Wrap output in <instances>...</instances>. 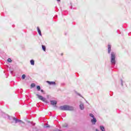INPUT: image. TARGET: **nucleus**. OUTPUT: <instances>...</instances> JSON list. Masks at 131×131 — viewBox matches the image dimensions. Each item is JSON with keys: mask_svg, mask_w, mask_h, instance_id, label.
<instances>
[{"mask_svg": "<svg viewBox=\"0 0 131 131\" xmlns=\"http://www.w3.org/2000/svg\"><path fill=\"white\" fill-rule=\"evenodd\" d=\"M60 110H63V111H71L72 110H74V108L73 107L70 106V105H62L59 107Z\"/></svg>", "mask_w": 131, "mask_h": 131, "instance_id": "obj_1", "label": "nucleus"}, {"mask_svg": "<svg viewBox=\"0 0 131 131\" xmlns=\"http://www.w3.org/2000/svg\"><path fill=\"white\" fill-rule=\"evenodd\" d=\"M36 96H37V98L39 100H41V101H42L43 102H45V103H49V101L46 99V98L38 95L36 94Z\"/></svg>", "mask_w": 131, "mask_h": 131, "instance_id": "obj_2", "label": "nucleus"}, {"mask_svg": "<svg viewBox=\"0 0 131 131\" xmlns=\"http://www.w3.org/2000/svg\"><path fill=\"white\" fill-rule=\"evenodd\" d=\"M111 62L112 64L115 65V54L114 53V52H112Z\"/></svg>", "mask_w": 131, "mask_h": 131, "instance_id": "obj_3", "label": "nucleus"}, {"mask_svg": "<svg viewBox=\"0 0 131 131\" xmlns=\"http://www.w3.org/2000/svg\"><path fill=\"white\" fill-rule=\"evenodd\" d=\"M13 120H14L15 123H18V122H19L20 123H24L22 121L17 119L16 118H13Z\"/></svg>", "mask_w": 131, "mask_h": 131, "instance_id": "obj_4", "label": "nucleus"}, {"mask_svg": "<svg viewBox=\"0 0 131 131\" xmlns=\"http://www.w3.org/2000/svg\"><path fill=\"white\" fill-rule=\"evenodd\" d=\"M91 122L93 124H96V123L97 122V119L96 118H93V119L91 120Z\"/></svg>", "mask_w": 131, "mask_h": 131, "instance_id": "obj_5", "label": "nucleus"}, {"mask_svg": "<svg viewBox=\"0 0 131 131\" xmlns=\"http://www.w3.org/2000/svg\"><path fill=\"white\" fill-rule=\"evenodd\" d=\"M47 83H49V84H50V85H55L56 84V82L54 81H47Z\"/></svg>", "mask_w": 131, "mask_h": 131, "instance_id": "obj_6", "label": "nucleus"}, {"mask_svg": "<svg viewBox=\"0 0 131 131\" xmlns=\"http://www.w3.org/2000/svg\"><path fill=\"white\" fill-rule=\"evenodd\" d=\"M50 102H51V104L53 106H55V105H57V101L56 100L50 101Z\"/></svg>", "mask_w": 131, "mask_h": 131, "instance_id": "obj_7", "label": "nucleus"}, {"mask_svg": "<svg viewBox=\"0 0 131 131\" xmlns=\"http://www.w3.org/2000/svg\"><path fill=\"white\" fill-rule=\"evenodd\" d=\"M111 52V45H108V54H110Z\"/></svg>", "mask_w": 131, "mask_h": 131, "instance_id": "obj_8", "label": "nucleus"}, {"mask_svg": "<svg viewBox=\"0 0 131 131\" xmlns=\"http://www.w3.org/2000/svg\"><path fill=\"white\" fill-rule=\"evenodd\" d=\"M80 108L81 110H83V109H84V105H83V104H80Z\"/></svg>", "mask_w": 131, "mask_h": 131, "instance_id": "obj_9", "label": "nucleus"}, {"mask_svg": "<svg viewBox=\"0 0 131 131\" xmlns=\"http://www.w3.org/2000/svg\"><path fill=\"white\" fill-rule=\"evenodd\" d=\"M37 30H38V32L39 34V35H40V36H41V31H40V29H39V27H37Z\"/></svg>", "mask_w": 131, "mask_h": 131, "instance_id": "obj_10", "label": "nucleus"}, {"mask_svg": "<svg viewBox=\"0 0 131 131\" xmlns=\"http://www.w3.org/2000/svg\"><path fill=\"white\" fill-rule=\"evenodd\" d=\"M100 129L102 131H105V128L103 126H100Z\"/></svg>", "mask_w": 131, "mask_h": 131, "instance_id": "obj_11", "label": "nucleus"}, {"mask_svg": "<svg viewBox=\"0 0 131 131\" xmlns=\"http://www.w3.org/2000/svg\"><path fill=\"white\" fill-rule=\"evenodd\" d=\"M30 63H31V65L34 66V60H31Z\"/></svg>", "mask_w": 131, "mask_h": 131, "instance_id": "obj_12", "label": "nucleus"}, {"mask_svg": "<svg viewBox=\"0 0 131 131\" xmlns=\"http://www.w3.org/2000/svg\"><path fill=\"white\" fill-rule=\"evenodd\" d=\"M42 49L44 51V52H46V46L42 45Z\"/></svg>", "mask_w": 131, "mask_h": 131, "instance_id": "obj_13", "label": "nucleus"}, {"mask_svg": "<svg viewBox=\"0 0 131 131\" xmlns=\"http://www.w3.org/2000/svg\"><path fill=\"white\" fill-rule=\"evenodd\" d=\"M90 116L91 117H92V118H95V116H94V114H90Z\"/></svg>", "mask_w": 131, "mask_h": 131, "instance_id": "obj_14", "label": "nucleus"}, {"mask_svg": "<svg viewBox=\"0 0 131 131\" xmlns=\"http://www.w3.org/2000/svg\"><path fill=\"white\" fill-rule=\"evenodd\" d=\"M25 77H26V76L25 74H24L22 75L21 78L23 79H25Z\"/></svg>", "mask_w": 131, "mask_h": 131, "instance_id": "obj_15", "label": "nucleus"}, {"mask_svg": "<svg viewBox=\"0 0 131 131\" xmlns=\"http://www.w3.org/2000/svg\"><path fill=\"white\" fill-rule=\"evenodd\" d=\"M31 88H34L35 86V84L34 83H32L31 85Z\"/></svg>", "mask_w": 131, "mask_h": 131, "instance_id": "obj_16", "label": "nucleus"}, {"mask_svg": "<svg viewBox=\"0 0 131 131\" xmlns=\"http://www.w3.org/2000/svg\"><path fill=\"white\" fill-rule=\"evenodd\" d=\"M8 62H9V63H11L12 62V59H11V58H8Z\"/></svg>", "mask_w": 131, "mask_h": 131, "instance_id": "obj_17", "label": "nucleus"}, {"mask_svg": "<svg viewBox=\"0 0 131 131\" xmlns=\"http://www.w3.org/2000/svg\"><path fill=\"white\" fill-rule=\"evenodd\" d=\"M37 89L38 90V91H39L40 90V86L39 85L37 86Z\"/></svg>", "mask_w": 131, "mask_h": 131, "instance_id": "obj_18", "label": "nucleus"}, {"mask_svg": "<svg viewBox=\"0 0 131 131\" xmlns=\"http://www.w3.org/2000/svg\"><path fill=\"white\" fill-rule=\"evenodd\" d=\"M68 125L67 123H65V124H64L63 125V126L64 127H67Z\"/></svg>", "mask_w": 131, "mask_h": 131, "instance_id": "obj_19", "label": "nucleus"}, {"mask_svg": "<svg viewBox=\"0 0 131 131\" xmlns=\"http://www.w3.org/2000/svg\"><path fill=\"white\" fill-rule=\"evenodd\" d=\"M50 127V125H46V126H45V127Z\"/></svg>", "mask_w": 131, "mask_h": 131, "instance_id": "obj_20", "label": "nucleus"}, {"mask_svg": "<svg viewBox=\"0 0 131 131\" xmlns=\"http://www.w3.org/2000/svg\"><path fill=\"white\" fill-rule=\"evenodd\" d=\"M41 93H43V90H41Z\"/></svg>", "mask_w": 131, "mask_h": 131, "instance_id": "obj_21", "label": "nucleus"}, {"mask_svg": "<svg viewBox=\"0 0 131 131\" xmlns=\"http://www.w3.org/2000/svg\"><path fill=\"white\" fill-rule=\"evenodd\" d=\"M57 2H60V0H57Z\"/></svg>", "mask_w": 131, "mask_h": 131, "instance_id": "obj_22", "label": "nucleus"}]
</instances>
